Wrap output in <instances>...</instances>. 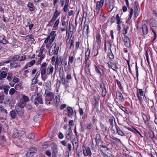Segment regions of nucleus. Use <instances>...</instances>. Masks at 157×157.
Segmentation results:
<instances>
[{
	"instance_id": "2f4dec72",
	"label": "nucleus",
	"mask_w": 157,
	"mask_h": 157,
	"mask_svg": "<svg viewBox=\"0 0 157 157\" xmlns=\"http://www.w3.org/2000/svg\"><path fill=\"white\" fill-rule=\"evenodd\" d=\"M10 66L11 68H15L19 66L17 63L13 62L10 63Z\"/></svg>"
},
{
	"instance_id": "37998d69",
	"label": "nucleus",
	"mask_w": 157,
	"mask_h": 157,
	"mask_svg": "<svg viewBox=\"0 0 157 157\" xmlns=\"http://www.w3.org/2000/svg\"><path fill=\"white\" fill-rule=\"evenodd\" d=\"M15 91L16 90L14 89L11 88L10 89L9 91V94L11 95H12L14 94Z\"/></svg>"
},
{
	"instance_id": "20e7f679",
	"label": "nucleus",
	"mask_w": 157,
	"mask_h": 157,
	"mask_svg": "<svg viewBox=\"0 0 157 157\" xmlns=\"http://www.w3.org/2000/svg\"><path fill=\"white\" fill-rule=\"evenodd\" d=\"M104 1V0H101L97 2L95 10H94L95 13H96L97 14L98 13L100 9L103 6Z\"/></svg>"
},
{
	"instance_id": "f704fd0d",
	"label": "nucleus",
	"mask_w": 157,
	"mask_h": 157,
	"mask_svg": "<svg viewBox=\"0 0 157 157\" xmlns=\"http://www.w3.org/2000/svg\"><path fill=\"white\" fill-rule=\"evenodd\" d=\"M52 157H56V154L57 151V147H54L52 151Z\"/></svg>"
},
{
	"instance_id": "4d7b16f0",
	"label": "nucleus",
	"mask_w": 157,
	"mask_h": 157,
	"mask_svg": "<svg viewBox=\"0 0 157 157\" xmlns=\"http://www.w3.org/2000/svg\"><path fill=\"white\" fill-rule=\"evenodd\" d=\"M67 62L66 60H64L63 62V64H64V68L65 69V70H66V69H67V68H69L68 67H67Z\"/></svg>"
},
{
	"instance_id": "6e6d98bb",
	"label": "nucleus",
	"mask_w": 157,
	"mask_h": 157,
	"mask_svg": "<svg viewBox=\"0 0 157 157\" xmlns=\"http://www.w3.org/2000/svg\"><path fill=\"white\" fill-rule=\"evenodd\" d=\"M100 35L99 34H96V39L99 42L101 41V40L100 39Z\"/></svg>"
},
{
	"instance_id": "9d476101",
	"label": "nucleus",
	"mask_w": 157,
	"mask_h": 157,
	"mask_svg": "<svg viewBox=\"0 0 157 157\" xmlns=\"http://www.w3.org/2000/svg\"><path fill=\"white\" fill-rule=\"evenodd\" d=\"M82 147L83 153L85 156H90L91 155V151L89 148L87 147L86 148L84 147L83 146H82Z\"/></svg>"
},
{
	"instance_id": "f8f14e48",
	"label": "nucleus",
	"mask_w": 157,
	"mask_h": 157,
	"mask_svg": "<svg viewBox=\"0 0 157 157\" xmlns=\"http://www.w3.org/2000/svg\"><path fill=\"white\" fill-rule=\"evenodd\" d=\"M104 154L108 157H110L112 156L111 152L108 148H105V150L103 152Z\"/></svg>"
},
{
	"instance_id": "79ce46f5",
	"label": "nucleus",
	"mask_w": 157,
	"mask_h": 157,
	"mask_svg": "<svg viewBox=\"0 0 157 157\" xmlns=\"http://www.w3.org/2000/svg\"><path fill=\"white\" fill-rule=\"evenodd\" d=\"M57 18V17H56L53 16L52 17L51 19L49 21V25H51V24L53 23L55 21H56V20Z\"/></svg>"
},
{
	"instance_id": "338daca9",
	"label": "nucleus",
	"mask_w": 157,
	"mask_h": 157,
	"mask_svg": "<svg viewBox=\"0 0 157 157\" xmlns=\"http://www.w3.org/2000/svg\"><path fill=\"white\" fill-rule=\"evenodd\" d=\"M47 63L46 62H44L41 64L40 68H47Z\"/></svg>"
},
{
	"instance_id": "cd10ccee",
	"label": "nucleus",
	"mask_w": 157,
	"mask_h": 157,
	"mask_svg": "<svg viewBox=\"0 0 157 157\" xmlns=\"http://www.w3.org/2000/svg\"><path fill=\"white\" fill-rule=\"evenodd\" d=\"M133 13V10L132 8H131L130 9V14L129 15V17L127 19L126 22L129 23L130 22V21L131 19L132 16V15Z\"/></svg>"
},
{
	"instance_id": "2eb2a0df",
	"label": "nucleus",
	"mask_w": 157,
	"mask_h": 157,
	"mask_svg": "<svg viewBox=\"0 0 157 157\" xmlns=\"http://www.w3.org/2000/svg\"><path fill=\"white\" fill-rule=\"evenodd\" d=\"M25 105V103L23 100H21L17 104L16 106H18L20 108H23L24 107Z\"/></svg>"
},
{
	"instance_id": "ddd939ff",
	"label": "nucleus",
	"mask_w": 157,
	"mask_h": 157,
	"mask_svg": "<svg viewBox=\"0 0 157 157\" xmlns=\"http://www.w3.org/2000/svg\"><path fill=\"white\" fill-rule=\"evenodd\" d=\"M115 127L117 132L118 135L121 136H124L125 134L121 130L120 128H119L117 124L115 125Z\"/></svg>"
},
{
	"instance_id": "e2e57ef3",
	"label": "nucleus",
	"mask_w": 157,
	"mask_h": 157,
	"mask_svg": "<svg viewBox=\"0 0 157 157\" xmlns=\"http://www.w3.org/2000/svg\"><path fill=\"white\" fill-rule=\"evenodd\" d=\"M51 37L52 38H50V40L49 41V43L50 44H52L55 39V36H53Z\"/></svg>"
},
{
	"instance_id": "72a5a7b5",
	"label": "nucleus",
	"mask_w": 157,
	"mask_h": 157,
	"mask_svg": "<svg viewBox=\"0 0 157 157\" xmlns=\"http://www.w3.org/2000/svg\"><path fill=\"white\" fill-rule=\"evenodd\" d=\"M94 67H95V70L96 73H97L99 74L100 75H102V74L100 68L98 67L97 66L95 65L94 66Z\"/></svg>"
},
{
	"instance_id": "1a4fd4ad",
	"label": "nucleus",
	"mask_w": 157,
	"mask_h": 157,
	"mask_svg": "<svg viewBox=\"0 0 157 157\" xmlns=\"http://www.w3.org/2000/svg\"><path fill=\"white\" fill-rule=\"evenodd\" d=\"M63 61V59L62 57H57L56 60V62L55 64V70L56 68V66L58 67V66H60L62 65Z\"/></svg>"
},
{
	"instance_id": "6e6552de",
	"label": "nucleus",
	"mask_w": 157,
	"mask_h": 157,
	"mask_svg": "<svg viewBox=\"0 0 157 157\" xmlns=\"http://www.w3.org/2000/svg\"><path fill=\"white\" fill-rule=\"evenodd\" d=\"M116 96L117 99L120 102H122L124 101V98L122 94L120 91H118L116 92Z\"/></svg>"
},
{
	"instance_id": "c03bdc74",
	"label": "nucleus",
	"mask_w": 157,
	"mask_h": 157,
	"mask_svg": "<svg viewBox=\"0 0 157 157\" xmlns=\"http://www.w3.org/2000/svg\"><path fill=\"white\" fill-rule=\"evenodd\" d=\"M137 96L140 103L141 104H142L143 102V98L141 96V95H140L138 93L137 94Z\"/></svg>"
},
{
	"instance_id": "09e8293b",
	"label": "nucleus",
	"mask_w": 157,
	"mask_h": 157,
	"mask_svg": "<svg viewBox=\"0 0 157 157\" xmlns=\"http://www.w3.org/2000/svg\"><path fill=\"white\" fill-rule=\"evenodd\" d=\"M136 10H135L134 12V15L135 18L137 17L139 15V11L138 10L137 7L136 6Z\"/></svg>"
},
{
	"instance_id": "7ed1b4c3",
	"label": "nucleus",
	"mask_w": 157,
	"mask_h": 157,
	"mask_svg": "<svg viewBox=\"0 0 157 157\" xmlns=\"http://www.w3.org/2000/svg\"><path fill=\"white\" fill-rule=\"evenodd\" d=\"M45 94L49 98L48 101H52L53 99H54V94L51 91L50 89H46L45 90Z\"/></svg>"
},
{
	"instance_id": "864d4df0",
	"label": "nucleus",
	"mask_w": 157,
	"mask_h": 157,
	"mask_svg": "<svg viewBox=\"0 0 157 157\" xmlns=\"http://www.w3.org/2000/svg\"><path fill=\"white\" fill-rule=\"evenodd\" d=\"M33 155V154L28 150L26 154V156L27 157H32Z\"/></svg>"
},
{
	"instance_id": "8fccbe9b",
	"label": "nucleus",
	"mask_w": 157,
	"mask_h": 157,
	"mask_svg": "<svg viewBox=\"0 0 157 157\" xmlns=\"http://www.w3.org/2000/svg\"><path fill=\"white\" fill-rule=\"evenodd\" d=\"M59 19H57L55 22L54 25L53 26V28H56L58 26L59 23Z\"/></svg>"
},
{
	"instance_id": "a19ab883",
	"label": "nucleus",
	"mask_w": 157,
	"mask_h": 157,
	"mask_svg": "<svg viewBox=\"0 0 157 157\" xmlns=\"http://www.w3.org/2000/svg\"><path fill=\"white\" fill-rule=\"evenodd\" d=\"M35 138V135L33 133L29 134L28 136V138L29 139H33Z\"/></svg>"
},
{
	"instance_id": "f03ea898",
	"label": "nucleus",
	"mask_w": 157,
	"mask_h": 157,
	"mask_svg": "<svg viewBox=\"0 0 157 157\" xmlns=\"http://www.w3.org/2000/svg\"><path fill=\"white\" fill-rule=\"evenodd\" d=\"M59 49V47L56 48V44H54L50 48L49 50V53L50 56H52L53 55H56L58 53Z\"/></svg>"
},
{
	"instance_id": "69168bd1",
	"label": "nucleus",
	"mask_w": 157,
	"mask_h": 157,
	"mask_svg": "<svg viewBox=\"0 0 157 157\" xmlns=\"http://www.w3.org/2000/svg\"><path fill=\"white\" fill-rule=\"evenodd\" d=\"M51 37L52 38H50V40L49 41V43L50 44H52L55 39V36H53Z\"/></svg>"
},
{
	"instance_id": "39448f33",
	"label": "nucleus",
	"mask_w": 157,
	"mask_h": 157,
	"mask_svg": "<svg viewBox=\"0 0 157 157\" xmlns=\"http://www.w3.org/2000/svg\"><path fill=\"white\" fill-rule=\"evenodd\" d=\"M47 68H40V71L41 73V78L44 81L47 79V78L44 76V75L45 74H47Z\"/></svg>"
},
{
	"instance_id": "aec40b11",
	"label": "nucleus",
	"mask_w": 157,
	"mask_h": 157,
	"mask_svg": "<svg viewBox=\"0 0 157 157\" xmlns=\"http://www.w3.org/2000/svg\"><path fill=\"white\" fill-rule=\"evenodd\" d=\"M27 6L29 8V10L30 11H33L35 10L34 7L32 3L29 2Z\"/></svg>"
},
{
	"instance_id": "412c9836",
	"label": "nucleus",
	"mask_w": 157,
	"mask_h": 157,
	"mask_svg": "<svg viewBox=\"0 0 157 157\" xmlns=\"http://www.w3.org/2000/svg\"><path fill=\"white\" fill-rule=\"evenodd\" d=\"M20 56L18 55H15L13 56L11 58V61L13 62H16L19 59Z\"/></svg>"
},
{
	"instance_id": "dca6fc26",
	"label": "nucleus",
	"mask_w": 157,
	"mask_h": 157,
	"mask_svg": "<svg viewBox=\"0 0 157 157\" xmlns=\"http://www.w3.org/2000/svg\"><path fill=\"white\" fill-rule=\"evenodd\" d=\"M100 126L101 130L104 134L106 133L108 131L107 126L101 123H100Z\"/></svg>"
},
{
	"instance_id": "c756f323",
	"label": "nucleus",
	"mask_w": 157,
	"mask_h": 157,
	"mask_svg": "<svg viewBox=\"0 0 157 157\" xmlns=\"http://www.w3.org/2000/svg\"><path fill=\"white\" fill-rule=\"evenodd\" d=\"M114 121V122L116 125V122L115 121V118L114 117H113V116L110 119H109V123L110 125H112V127L113 126V124Z\"/></svg>"
},
{
	"instance_id": "052dcab7",
	"label": "nucleus",
	"mask_w": 157,
	"mask_h": 157,
	"mask_svg": "<svg viewBox=\"0 0 157 157\" xmlns=\"http://www.w3.org/2000/svg\"><path fill=\"white\" fill-rule=\"evenodd\" d=\"M8 42V41L6 40L4 38H3L2 40H0V43L3 44H6Z\"/></svg>"
},
{
	"instance_id": "bb28decb",
	"label": "nucleus",
	"mask_w": 157,
	"mask_h": 157,
	"mask_svg": "<svg viewBox=\"0 0 157 157\" xmlns=\"http://www.w3.org/2000/svg\"><path fill=\"white\" fill-rule=\"evenodd\" d=\"M67 109L68 111V115L69 116H71L73 112L72 108L70 107H68L67 108Z\"/></svg>"
},
{
	"instance_id": "ea45409f",
	"label": "nucleus",
	"mask_w": 157,
	"mask_h": 157,
	"mask_svg": "<svg viewBox=\"0 0 157 157\" xmlns=\"http://www.w3.org/2000/svg\"><path fill=\"white\" fill-rule=\"evenodd\" d=\"M29 151L32 153H33V154H34V153L36 152V149L35 147H31L29 150Z\"/></svg>"
},
{
	"instance_id": "603ef678",
	"label": "nucleus",
	"mask_w": 157,
	"mask_h": 157,
	"mask_svg": "<svg viewBox=\"0 0 157 157\" xmlns=\"http://www.w3.org/2000/svg\"><path fill=\"white\" fill-rule=\"evenodd\" d=\"M72 78L71 74L70 73L68 72L66 76V78L68 80H70Z\"/></svg>"
},
{
	"instance_id": "473e14b6",
	"label": "nucleus",
	"mask_w": 157,
	"mask_h": 157,
	"mask_svg": "<svg viewBox=\"0 0 157 157\" xmlns=\"http://www.w3.org/2000/svg\"><path fill=\"white\" fill-rule=\"evenodd\" d=\"M10 115L11 118L12 119H14L16 117V113L15 111L13 110H12L10 112Z\"/></svg>"
},
{
	"instance_id": "4468645a",
	"label": "nucleus",
	"mask_w": 157,
	"mask_h": 157,
	"mask_svg": "<svg viewBox=\"0 0 157 157\" xmlns=\"http://www.w3.org/2000/svg\"><path fill=\"white\" fill-rule=\"evenodd\" d=\"M23 108H20L18 106H15V110L17 111V113L20 115H22L24 113V110L22 109Z\"/></svg>"
},
{
	"instance_id": "f3484780",
	"label": "nucleus",
	"mask_w": 157,
	"mask_h": 157,
	"mask_svg": "<svg viewBox=\"0 0 157 157\" xmlns=\"http://www.w3.org/2000/svg\"><path fill=\"white\" fill-rule=\"evenodd\" d=\"M7 75V72L4 71H1L0 74V80H2L5 78Z\"/></svg>"
},
{
	"instance_id": "4c0bfd02",
	"label": "nucleus",
	"mask_w": 157,
	"mask_h": 157,
	"mask_svg": "<svg viewBox=\"0 0 157 157\" xmlns=\"http://www.w3.org/2000/svg\"><path fill=\"white\" fill-rule=\"evenodd\" d=\"M90 50H87L85 53V62H87V60L88 59L89 56L90 54Z\"/></svg>"
},
{
	"instance_id": "393cba45",
	"label": "nucleus",
	"mask_w": 157,
	"mask_h": 157,
	"mask_svg": "<svg viewBox=\"0 0 157 157\" xmlns=\"http://www.w3.org/2000/svg\"><path fill=\"white\" fill-rule=\"evenodd\" d=\"M119 107L123 111H124L125 113L127 114L128 112L127 111L126 108L125 107L122 106L121 104H117Z\"/></svg>"
},
{
	"instance_id": "7c9ffc66",
	"label": "nucleus",
	"mask_w": 157,
	"mask_h": 157,
	"mask_svg": "<svg viewBox=\"0 0 157 157\" xmlns=\"http://www.w3.org/2000/svg\"><path fill=\"white\" fill-rule=\"evenodd\" d=\"M73 144L74 150H76L78 147V142H76L75 140H74L73 141Z\"/></svg>"
},
{
	"instance_id": "13d9d810",
	"label": "nucleus",
	"mask_w": 157,
	"mask_h": 157,
	"mask_svg": "<svg viewBox=\"0 0 157 157\" xmlns=\"http://www.w3.org/2000/svg\"><path fill=\"white\" fill-rule=\"evenodd\" d=\"M23 100L25 102H28L29 101V98L28 97L26 96H24L23 97Z\"/></svg>"
},
{
	"instance_id": "f257e3e1",
	"label": "nucleus",
	"mask_w": 157,
	"mask_h": 157,
	"mask_svg": "<svg viewBox=\"0 0 157 157\" xmlns=\"http://www.w3.org/2000/svg\"><path fill=\"white\" fill-rule=\"evenodd\" d=\"M32 100L35 105L43 104V101L41 97V95L39 93L36 94V95L33 96L32 98Z\"/></svg>"
},
{
	"instance_id": "a18cd8bd",
	"label": "nucleus",
	"mask_w": 157,
	"mask_h": 157,
	"mask_svg": "<svg viewBox=\"0 0 157 157\" xmlns=\"http://www.w3.org/2000/svg\"><path fill=\"white\" fill-rule=\"evenodd\" d=\"M38 82V79L37 78L34 77L32 81V85L35 84Z\"/></svg>"
},
{
	"instance_id": "0e129e2a",
	"label": "nucleus",
	"mask_w": 157,
	"mask_h": 157,
	"mask_svg": "<svg viewBox=\"0 0 157 157\" xmlns=\"http://www.w3.org/2000/svg\"><path fill=\"white\" fill-rule=\"evenodd\" d=\"M51 37L52 38H50V40L49 41V43L50 44H52L55 39V36H53Z\"/></svg>"
},
{
	"instance_id": "a211bd4d",
	"label": "nucleus",
	"mask_w": 157,
	"mask_h": 157,
	"mask_svg": "<svg viewBox=\"0 0 157 157\" xmlns=\"http://www.w3.org/2000/svg\"><path fill=\"white\" fill-rule=\"evenodd\" d=\"M108 43L110 46L109 48L110 49V52H109L108 53L109 57L110 59H113L114 58V57L113 54L112 53L111 50L110 49L111 47V44L110 43V42L109 41H108Z\"/></svg>"
},
{
	"instance_id": "58836bf2",
	"label": "nucleus",
	"mask_w": 157,
	"mask_h": 157,
	"mask_svg": "<svg viewBox=\"0 0 157 157\" xmlns=\"http://www.w3.org/2000/svg\"><path fill=\"white\" fill-rule=\"evenodd\" d=\"M0 113H3V114H6L7 113V110L2 107H0Z\"/></svg>"
},
{
	"instance_id": "49530a36",
	"label": "nucleus",
	"mask_w": 157,
	"mask_h": 157,
	"mask_svg": "<svg viewBox=\"0 0 157 157\" xmlns=\"http://www.w3.org/2000/svg\"><path fill=\"white\" fill-rule=\"evenodd\" d=\"M114 4L113 3H109V8L110 10L109 11H111L114 8Z\"/></svg>"
},
{
	"instance_id": "5701e85b",
	"label": "nucleus",
	"mask_w": 157,
	"mask_h": 157,
	"mask_svg": "<svg viewBox=\"0 0 157 157\" xmlns=\"http://www.w3.org/2000/svg\"><path fill=\"white\" fill-rule=\"evenodd\" d=\"M19 136V133L17 129H14L13 134V137L14 138L17 137Z\"/></svg>"
},
{
	"instance_id": "de8ad7c7",
	"label": "nucleus",
	"mask_w": 157,
	"mask_h": 157,
	"mask_svg": "<svg viewBox=\"0 0 157 157\" xmlns=\"http://www.w3.org/2000/svg\"><path fill=\"white\" fill-rule=\"evenodd\" d=\"M106 93V90L105 87H104L102 89V96L105 97Z\"/></svg>"
},
{
	"instance_id": "bf43d9fd",
	"label": "nucleus",
	"mask_w": 157,
	"mask_h": 157,
	"mask_svg": "<svg viewBox=\"0 0 157 157\" xmlns=\"http://www.w3.org/2000/svg\"><path fill=\"white\" fill-rule=\"evenodd\" d=\"M66 34L67 35H68V38L69 39L70 38H71L72 36V33L71 31L69 32V33L67 34V31L66 32Z\"/></svg>"
},
{
	"instance_id": "423d86ee",
	"label": "nucleus",
	"mask_w": 157,
	"mask_h": 157,
	"mask_svg": "<svg viewBox=\"0 0 157 157\" xmlns=\"http://www.w3.org/2000/svg\"><path fill=\"white\" fill-rule=\"evenodd\" d=\"M123 39L125 45L127 47H129L130 45V40L129 38L126 35L124 34Z\"/></svg>"
},
{
	"instance_id": "0eeeda50",
	"label": "nucleus",
	"mask_w": 157,
	"mask_h": 157,
	"mask_svg": "<svg viewBox=\"0 0 157 157\" xmlns=\"http://www.w3.org/2000/svg\"><path fill=\"white\" fill-rule=\"evenodd\" d=\"M147 23L146 22H143L142 27V32L144 34H147L148 33Z\"/></svg>"
},
{
	"instance_id": "c9c22d12",
	"label": "nucleus",
	"mask_w": 157,
	"mask_h": 157,
	"mask_svg": "<svg viewBox=\"0 0 157 157\" xmlns=\"http://www.w3.org/2000/svg\"><path fill=\"white\" fill-rule=\"evenodd\" d=\"M73 59L74 57L73 56H71V57H69L67 67H70L71 64L73 62Z\"/></svg>"
},
{
	"instance_id": "e433bc0d",
	"label": "nucleus",
	"mask_w": 157,
	"mask_h": 157,
	"mask_svg": "<svg viewBox=\"0 0 157 157\" xmlns=\"http://www.w3.org/2000/svg\"><path fill=\"white\" fill-rule=\"evenodd\" d=\"M116 19L117 21V24L118 25L120 24L121 23V21L119 15L118 14L116 15Z\"/></svg>"
},
{
	"instance_id": "a878e982",
	"label": "nucleus",
	"mask_w": 157,
	"mask_h": 157,
	"mask_svg": "<svg viewBox=\"0 0 157 157\" xmlns=\"http://www.w3.org/2000/svg\"><path fill=\"white\" fill-rule=\"evenodd\" d=\"M138 93L140 95L143 96V98H144V97H145V95H144V92L143 91L142 89H139L137 90V94Z\"/></svg>"
},
{
	"instance_id": "774afa93",
	"label": "nucleus",
	"mask_w": 157,
	"mask_h": 157,
	"mask_svg": "<svg viewBox=\"0 0 157 157\" xmlns=\"http://www.w3.org/2000/svg\"><path fill=\"white\" fill-rule=\"evenodd\" d=\"M71 135L72 133H66V137L67 138L68 140L71 139Z\"/></svg>"
},
{
	"instance_id": "4be33fe9",
	"label": "nucleus",
	"mask_w": 157,
	"mask_h": 157,
	"mask_svg": "<svg viewBox=\"0 0 157 157\" xmlns=\"http://www.w3.org/2000/svg\"><path fill=\"white\" fill-rule=\"evenodd\" d=\"M10 88V86H4L3 90H4V93L5 94L7 95L8 94V91Z\"/></svg>"
},
{
	"instance_id": "680f3d73",
	"label": "nucleus",
	"mask_w": 157,
	"mask_h": 157,
	"mask_svg": "<svg viewBox=\"0 0 157 157\" xmlns=\"http://www.w3.org/2000/svg\"><path fill=\"white\" fill-rule=\"evenodd\" d=\"M27 37H28L30 39V40L32 41H34L35 40L34 38L33 37L32 35H28Z\"/></svg>"
},
{
	"instance_id": "c85d7f7f",
	"label": "nucleus",
	"mask_w": 157,
	"mask_h": 157,
	"mask_svg": "<svg viewBox=\"0 0 157 157\" xmlns=\"http://www.w3.org/2000/svg\"><path fill=\"white\" fill-rule=\"evenodd\" d=\"M109 67L111 68L112 69H113L114 71H116L117 70V67L116 64L114 63H111L110 64H109Z\"/></svg>"
},
{
	"instance_id": "b1692460",
	"label": "nucleus",
	"mask_w": 157,
	"mask_h": 157,
	"mask_svg": "<svg viewBox=\"0 0 157 157\" xmlns=\"http://www.w3.org/2000/svg\"><path fill=\"white\" fill-rule=\"evenodd\" d=\"M86 64L85 67V70L86 73L88 74H90V69L89 68V63H87V62H85Z\"/></svg>"
},
{
	"instance_id": "9b49d317",
	"label": "nucleus",
	"mask_w": 157,
	"mask_h": 157,
	"mask_svg": "<svg viewBox=\"0 0 157 157\" xmlns=\"http://www.w3.org/2000/svg\"><path fill=\"white\" fill-rule=\"evenodd\" d=\"M47 75H52L54 71V67L53 66L51 65H50L47 68Z\"/></svg>"
},
{
	"instance_id": "3c124183",
	"label": "nucleus",
	"mask_w": 157,
	"mask_h": 157,
	"mask_svg": "<svg viewBox=\"0 0 157 157\" xmlns=\"http://www.w3.org/2000/svg\"><path fill=\"white\" fill-rule=\"evenodd\" d=\"M60 14V12H58L57 10H56L53 16L57 18L58 17L59 15Z\"/></svg>"
},
{
	"instance_id": "5fc2aeb1",
	"label": "nucleus",
	"mask_w": 157,
	"mask_h": 157,
	"mask_svg": "<svg viewBox=\"0 0 157 157\" xmlns=\"http://www.w3.org/2000/svg\"><path fill=\"white\" fill-rule=\"evenodd\" d=\"M12 75V74L11 73H9L7 77V79L9 81H10L12 80L11 76Z\"/></svg>"
},
{
	"instance_id": "6ab92c4d",
	"label": "nucleus",
	"mask_w": 157,
	"mask_h": 157,
	"mask_svg": "<svg viewBox=\"0 0 157 157\" xmlns=\"http://www.w3.org/2000/svg\"><path fill=\"white\" fill-rule=\"evenodd\" d=\"M88 33V27L87 25H84V28L83 29V34L86 35Z\"/></svg>"
}]
</instances>
